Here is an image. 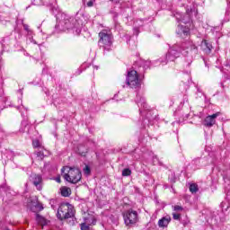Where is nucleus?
<instances>
[{"label":"nucleus","instance_id":"1","mask_svg":"<svg viewBox=\"0 0 230 230\" xmlns=\"http://www.w3.org/2000/svg\"><path fill=\"white\" fill-rule=\"evenodd\" d=\"M197 53V46L193 45L190 41H184L172 45L167 51L165 57L156 60L159 64H168V62H174L181 55L186 57L189 49Z\"/></svg>","mask_w":230,"mask_h":230},{"label":"nucleus","instance_id":"2","mask_svg":"<svg viewBox=\"0 0 230 230\" xmlns=\"http://www.w3.org/2000/svg\"><path fill=\"white\" fill-rule=\"evenodd\" d=\"M58 23L56 25V30L59 31H69L74 35H80L82 32V26L73 16H69L66 13H59L57 16Z\"/></svg>","mask_w":230,"mask_h":230},{"label":"nucleus","instance_id":"3","mask_svg":"<svg viewBox=\"0 0 230 230\" xmlns=\"http://www.w3.org/2000/svg\"><path fill=\"white\" fill-rule=\"evenodd\" d=\"M61 172L63 179L71 184H78L82 181V171L78 168L63 167Z\"/></svg>","mask_w":230,"mask_h":230},{"label":"nucleus","instance_id":"4","mask_svg":"<svg viewBox=\"0 0 230 230\" xmlns=\"http://www.w3.org/2000/svg\"><path fill=\"white\" fill-rule=\"evenodd\" d=\"M99 46L106 51H111L112 46V32L109 30H102L99 33Z\"/></svg>","mask_w":230,"mask_h":230},{"label":"nucleus","instance_id":"5","mask_svg":"<svg viewBox=\"0 0 230 230\" xmlns=\"http://www.w3.org/2000/svg\"><path fill=\"white\" fill-rule=\"evenodd\" d=\"M75 217V210L71 204L69 203H62L57 213V217L59 220H66L67 218H72Z\"/></svg>","mask_w":230,"mask_h":230},{"label":"nucleus","instance_id":"6","mask_svg":"<svg viewBox=\"0 0 230 230\" xmlns=\"http://www.w3.org/2000/svg\"><path fill=\"white\" fill-rule=\"evenodd\" d=\"M123 219L124 224L128 227H132L133 226H136L137 222H139V215L137 214V211L129 209L123 213Z\"/></svg>","mask_w":230,"mask_h":230},{"label":"nucleus","instance_id":"7","mask_svg":"<svg viewBox=\"0 0 230 230\" xmlns=\"http://www.w3.org/2000/svg\"><path fill=\"white\" fill-rule=\"evenodd\" d=\"M126 84L130 86L131 89H139L141 87V82H139L137 71L131 70L128 73Z\"/></svg>","mask_w":230,"mask_h":230},{"label":"nucleus","instance_id":"8","mask_svg":"<svg viewBox=\"0 0 230 230\" xmlns=\"http://www.w3.org/2000/svg\"><path fill=\"white\" fill-rule=\"evenodd\" d=\"M218 116H220V112H217V113H214L212 115H208V117H206V119L204 120V126L208 127V128L213 127V125H215V123H217V118H218Z\"/></svg>","mask_w":230,"mask_h":230},{"label":"nucleus","instance_id":"9","mask_svg":"<svg viewBox=\"0 0 230 230\" xmlns=\"http://www.w3.org/2000/svg\"><path fill=\"white\" fill-rule=\"evenodd\" d=\"M32 183L37 188V190H42V176L40 174H32L31 176Z\"/></svg>","mask_w":230,"mask_h":230},{"label":"nucleus","instance_id":"10","mask_svg":"<svg viewBox=\"0 0 230 230\" xmlns=\"http://www.w3.org/2000/svg\"><path fill=\"white\" fill-rule=\"evenodd\" d=\"M200 49L206 53V55H209L213 49V45H211L208 40H203L200 44Z\"/></svg>","mask_w":230,"mask_h":230},{"label":"nucleus","instance_id":"11","mask_svg":"<svg viewBox=\"0 0 230 230\" xmlns=\"http://www.w3.org/2000/svg\"><path fill=\"white\" fill-rule=\"evenodd\" d=\"M177 35H180V37H188L190 35V28L182 25H178L176 29Z\"/></svg>","mask_w":230,"mask_h":230},{"label":"nucleus","instance_id":"12","mask_svg":"<svg viewBox=\"0 0 230 230\" xmlns=\"http://www.w3.org/2000/svg\"><path fill=\"white\" fill-rule=\"evenodd\" d=\"M91 224H96V220H94V217H84V223H82L80 225L81 230H89V226H91Z\"/></svg>","mask_w":230,"mask_h":230},{"label":"nucleus","instance_id":"13","mask_svg":"<svg viewBox=\"0 0 230 230\" xmlns=\"http://www.w3.org/2000/svg\"><path fill=\"white\" fill-rule=\"evenodd\" d=\"M137 105L139 107V111L141 112V109H147L146 101L145 97L141 96L140 94H137Z\"/></svg>","mask_w":230,"mask_h":230},{"label":"nucleus","instance_id":"14","mask_svg":"<svg viewBox=\"0 0 230 230\" xmlns=\"http://www.w3.org/2000/svg\"><path fill=\"white\" fill-rule=\"evenodd\" d=\"M191 21V9H187L186 13L183 14L181 18V22L184 24H188V22H190Z\"/></svg>","mask_w":230,"mask_h":230},{"label":"nucleus","instance_id":"15","mask_svg":"<svg viewBox=\"0 0 230 230\" xmlns=\"http://www.w3.org/2000/svg\"><path fill=\"white\" fill-rule=\"evenodd\" d=\"M170 217H163L159 219L158 226L159 227H168V224H170Z\"/></svg>","mask_w":230,"mask_h":230},{"label":"nucleus","instance_id":"16","mask_svg":"<svg viewBox=\"0 0 230 230\" xmlns=\"http://www.w3.org/2000/svg\"><path fill=\"white\" fill-rule=\"evenodd\" d=\"M36 222L40 224V226H48V220L44 218V217L37 214L36 215Z\"/></svg>","mask_w":230,"mask_h":230},{"label":"nucleus","instance_id":"17","mask_svg":"<svg viewBox=\"0 0 230 230\" xmlns=\"http://www.w3.org/2000/svg\"><path fill=\"white\" fill-rule=\"evenodd\" d=\"M3 191L4 193H12L10 187L6 184L0 185V193H3Z\"/></svg>","mask_w":230,"mask_h":230},{"label":"nucleus","instance_id":"18","mask_svg":"<svg viewBox=\"0 0 230 230\" xmlns=\"http://www.w3.org/2000/svg\"><path fill=\"white\" fill-rule=\"evenodd\" d=\"M61 195L62 197H69L71 193L69 192V188L64 187L61 189Z\"/></svg>","mask_w":230,"mask_h":230},{"label":"nucleus","instance_id":"19","mask_svg":"<svg viewBox=\"0 0 230 230\" xmlns=\"http://www.w3.org/2000/svg\"><path fill=\"white\" fill-rule=\"evenodd\" d=\"M190 191L191 193H197V191H199V186H197V184L192 183L190 185Z\"/></svg>","mask_w":230,"mask_h":230},{"label":"nucleus","instance_id":"20","mask_svg":"<svg viewBox=\"0 0 230 230\" xmlns=\"http://www.w3.org/2000/svg\"><path fill=\"white\" fill-rule=\"evenodd\" d=\"M132 171H130V169L126 168L122 171V176L123 177H128L129 175H131Z\"/></svg>","mask_w":230,"mask_h":230},{"label":"nucleus","instance_id":"21","mask_svg":"<svg viewBox=\"0 0 230 230\" xmlns=\"http://www.w3.org/2000/svg\"><path fill=\"white\" fill-rule=\"evenodd\" d=\"M32 4L35 6H40L42 4H46V2H44V0H33Z\"/></svg>","mask_w":230,"mask_h":230},{"label":"nucleus","instance_id":"22","mask_svg":"<svg viewBox=\"0 0 230 230\" xmlns=\"http://www.w3.org/2000/svg\"><path fill=\"white\" fill-rule=\"evenodd\" d=\"M83 172L86 176L91 175V167H89V165H85Z\"/></svg>","mask_w":230,"mask_h":230},{"label":"nucleus","instance_id":"23","mask_svg":"<svg viewBox=\"0 0 230 230\" xmlns=\"http://www.w3.org/2000/svg\"><path fill=\"white\" fill-rule=\"evenodd\" d=\"M182 16H183L182 13H176L174 14V17L178 21V22H182Z\"/></svg>","mask_w":230,"mask_h":230},{"label":"nucleus","instance_id":"24","mask_svg":"<svg viewBox=\"0 0 230 230\" xmlns=\"http://www.w3.org/2000/svg\"><path fill=\"white\" fill-rule=\"evenodd\" d=\"M36 155H37V157H39V159H40V161H42V159H44V152H42V151L36 152Z\"/></svg>","mask_w":230,"mask_h":230},{"label":"nucleus","instance_id":"25","mask_svg":"<svg viewBox=\"0 0 230 230\" xmlns=\"http://www.w3.org/2000/svg\"><path fill=\"white\" fill-rule=\"evenodd\" d=\"M32 146L33 148H39V146H40V142L39 140H33L32 141Z\"/></svg>","mask_w":230,"mask_h":230},{"label":"nucleus","instance_id":"26","mask_svg":"<svg viewBox=\"0 0 230 230\" xmlns=\"http://www.w3.org/2000/svg\"><path fill=\"white\" fill-rule=\"evenodd\" d=\"M144 69H147V67H150V61H145L143 63Z\"/></svg>","mask_w":230,"mask_h":230},{"label":"nucleus","instance_id":"27","mask_svg":"<svg viewBox=\"0 0 230 230\" xmlns=\"http://www.w3.org/2000/svg\"><path fill=\"white\" fill-rule=\"evenodd\" d=\"M172 217L174 220H179L181 218V214L173 213Z\"/></svg>","mask_w":230,"mask_h":230},{"label":"nucleus","instance_id":"28","mask_svg":"<svg viewBox=\"0 0 230 230\" xmlns=\"http://www.w3.org/2000/svg\"><path fill=\"white\" fill-rule=\"evenodd\" d=\"M182 207L179 206V205H176L174 206V211H182Z\"/></svg>","mask_w":230,"mask_h":230},{"label":"nucleus","instance_id":"29","mask_svg":"<svg viewBox=\"0 0 230 230\" xmlns=\"http://www.w3.org/2000/svg\"><path fill=\"white\" fill-rule=\"evenodd\" d=\"M23 30H25V31H28V33H31L30 26H28L27 24L23 25Z\"/></svg>","mask_w":230,"mask_h":230},{"label":"nucleus","instance_id":"30","mask_svg":"<svg viewBox=\"0 0 230 230\" xmlns=\"http://www.w3.org/2000/svg\"><path fill=\"white\" fill-rule=\"evenodd\" d=\"M87 6L91 7V6H93L94 4V2L93 0H90L89 2H87Z\"/></svg>","mask_w":230,"mask_h":230},{"label":"nucleus","instance_id":"31","mask_svg":"<svg viewBox=\"0 0 230 230\" xmlns=\"http://www.w3.org/2000/svg\"><path fill=\"white\" fill-rule=\"evenodd\" d=\"M50 204H51L52 209H55V205H53V204H55V199H51Z\"/></svg>","mask_w":230,"mask_h":230},{"label":"nucleus","instance_id":"32","mask_svg":"<svg viewBox=\"0 0 230 230\" xmlns=\"http://www.w3.org/2000/svg\"><path fill=\"white\" fill-rule=\"evenodd\" d=\"M37 208H39V209H40V211H42V209H44V207H42V205H40V204H38V205H37Z\"/></svg>","mask_w":230,"mask_h":230},{"label":"nucleus","instance_id":"33","mask_svg":"<svg viewBox=\"0 0 230 230\" xmlns=\"http://www.w3.org/2000/svg\"><path fill=\"white\" fill-rule=\"evenodd\" d=\"M31 42H34V44H37V41H33V38H29Z\"/></svg>","mask_w":230,"mask_h":230},{"label":"nucleus","instance_id":"34","mask_svg":"<svg viewBox=\"0 0 230 230\" xmlns=\"http://www.w3.org/2000/svg\"><path fill=\"white\" fill-rule=\"evenodd\" d=\"M56 181H57L58 183H60V182H61L60 177L56 178Z\"/></svg>","mask_w":230,"mask_h":230},{"label":"nucleus","instance_id":"35","mask_svg":"<svg viewBox=\"0 0 230 230\" xmlns=\"http://www.w3.org/2000/svg\"><path fill=\"white\" fill-rule=\"evenodd\" d=\"M199 160V159H197V160H194L193 161V163H198Z\"/></svg>","mask_w":230,"mask_h":230},{"label":"nucleus","instance_id":"36","mask_svg":"<svg viewBox=\"0 0 230 230\" xmlns=\"http://www.w3.org/2000/svg\"><path fill=\"white\" fill-rule=\"evenodd\" d=\"M81 155H84V156H85V153H82V154H81Z\"/></svg>","mask_w":230,"mask_h":230},{"label":"nucleus","instance_id":"37","mask_svg":"<svg viewBox=\"0 0 230 230\" xmlns=\"http://www.w3.org/2000/svg\"><path fill=\"white\" fill-rule=\"evenodd\" d=\"M222 87H224V83H221Z\"/></svg>","mask_w":230,"mask_h":230},{"label":"nucleus","instance_id":"38","mask_svg":"<svg viewBox=\"0 0 230 230\" xmlns=\"http://www.w3.org/2000/svg\"><path fill=\"white\" fill-rule=\"evenodd\" d=\"M96 69H98V66H95Z\"/></svg>","mask_w":230,"mask_h":230},{"label":"nucleus","instance_id":"39","mask_svg":"<svg viewBox=\"0 0 230 230\" xmlns=\"http://www.w3.org/2000/svg\"><path fill=\"white\" fill-rule=\"evenodd\" d=\"M110 1H114V0H110Z\"/></svg>","mask_w":230,"mask_h":230}]
</instances>
